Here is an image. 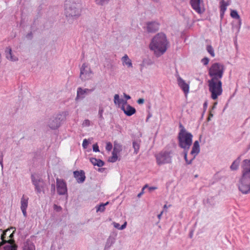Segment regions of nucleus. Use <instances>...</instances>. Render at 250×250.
Segmentation results:
<instances>
[{
	"instance_id": "33",
	"label": "nucleus",
	"mask_w": 250,
	"mask_h": 250,
	"mask_svg": "<svg viewBox=\"0 0 250 250\" xmlns=\"http://www.w3.org/2000/svg\"><path fill=\"white\" fill-rule=\"evenodd\" d=\"M112 156L109 158L108 161L111 163L115 162L118 159V153L112 151Z\"/></svg>"
},
{
	"instance_id": "37",
	"label": "nucleus",
	"mask_w": 250,
	"mask_h": 250,
	"mask_svg": "<svg viewBox=\"0 0 250 250\" xmlns=\"http://www.w3.org/2000/svg\"><path fill=\"white\" fill-rule=\"evenodd\" d=\"M207 51L210 54L212 57L215 56V53L213 47L210 45H208L207 46Z\"/></svg>"
},
{
	"instance_id": "38",
	"label": "nucleus",
	"mask_w": 250,
	"mask_h": 250,
	"mask_svg": "<svg viewBox=\"0 0 250 250\" xmlns=\"http://www.w3.org/2000/svg\"><path fill=\"white\" fill-rule=\"evenodd\" d=\"M184 159L187 165H190L192 164L193 160L195 159V156H193L190 160H188L187 158L188 154H183Z\"/></svg>"
},
{
	"instance_id": "15",
	"label": "nucleus",
	"mask_w": 250,
	"mask_h": 250,
	"mask_svg": "<svg viewBox=\"0 0 250 250\" xmlns=\"http://www.w3.org/2000/svg\"><path fill=\"white\" fill-rule=\"evenodd\" d=\"M28 198L26 197L24 195L22 196L21 200V208L24 217L27 216L26 208L28 207Z\"/></svg>"
},
{
	"instance_id": "10",
	"label": "nucleus",
	"mask_w": 250,
	"mask_h": 250,
	"mask_svg": "<svg viewBox=\"0 0 250 250\" xmlns=\"http://www.w3.org/2000/svg\"><path fill=\"white\" fill-rule=\"evenodd\" d=\"M91 75L92 71L90 68L88 66L86 63H83L80 69V79L82 81H85L91 79Z\"/></svg>"
},
{
	"instance_id": "4",
	"label": "nucleus",
	"mask_w": 250,
	"mask_h": 250,
	"mask_svg": "<svg viewBox=\"0 0 250 250\" xmlns=\"http://www.w3.org/2000/svg\"><path fill=\"white\" fill-rule=\"evenodd\" d=\"M170 47V42L164 33H157V58L163 55Z\"/></svg>"
},
{
	"instance_id": "39",
	"label": "nucleus",
	"mask_w": 250,
	"mask_h": 250,
	"mask_svg": "<svg viewBox=\"0 0 250 250\" xmlns=\"http://www.w3.org/2000/svg\"><path fill=\"white\" fill-rule=\"evenodd\" d=\"M109 0H95V2L97 4L99 5H104L108 3Z\"/></svg>"
},
{
	"instance_id": "24",
	"label": "nucleus",
	"mask_w": 250,
	"mask_h": 250,
	"mask_svg": "<svg viewBox=\"0 0 250 250\" xmlns=\"http://www.w3.org/2000/svg\"><path fill=\"white\" fill-rule=\"evenodd\" d=\"M140 142H141V141L139 139L134 140L133 141L132 145H133V147L134 149V153L136 154H137L139 151L140 146Z\"/></svg>"
},
{
	"instance_id": "51",
	"label": "nucleus",
	"mask_w": 250,
	"mask_h": 250,
	"mask_svg": "<svg viewBox=\"0 0 250 250\" xmlns=\"http://www.w3.org/2000/svg\"><path fill=\"white\" fill-rule=\"evenodd\" d=\"M98 159L95 158H91L90 159V162L94 165L96 166V163H97Z\"/></svg>"
},
{
	"instance_id": "16",
	"label": "nucleus",
	"mask_w": 250,
	"mask_h": 250,
	"mask_svg": "<svg viewBox=\"0 0 250 250\" xmlns=\"http://www.w3.org/2000/svg\"><path fill=\"white\" fill-rule=\"evenodd\" d=\"M74 176L79 183H83L85 179V173L83 170L74 171Z\"/></svg>"
},
{
	"instance_id": "31",
	"label": "nucleus",
	"mask_w": 250,
	"mask_h": 250,
	"mask_svg": "<svg viewBox=\"0 0 250 250\" xmlns=\"http://www.w3.org/2000/svg\"><path fill=\"white\" fill-rule=\"evenodd\" d=\"M200 152V147H198L197 146H194L193 145L192 149L190 151V154L192 155L195 156V157Z\"/></svg>"
},
{
	"instance_id": "36",
	"label": "nucleus",
	"mask_w": 250,
	"mask_h": 250,
	"mask_svg": "<svg viewBox=\"0 0 250 250\" xmlns=\"http://www.w3.org/2000/svg\"><path fill=\"white\" fill-rule=\"evenodd\" d=\"M191 145H183L179 146L180 148L183 149V154H188V151L191 146Z\"/></svg>"
},
{
	"instance_id": "26",
	"label": "nucleus",
	"mask_w": 250,
	"mask_h": 250,
	"mask_svg": "<svg viewBox=\"0 0 250 250\" xmlns=\"http://www.w3.org/2000/svg\"><path fill=\"white\" fill-rule=\"evenodd\" d=\"M114 242V239L113 237H109L106 240L104 250H108Z\"/></svg>"
},
{
	"instance_id": "40",
	"label": "nucleus",
	"mask_w": 250,
	"mask_h": 250,
	"mask_svg": "<svg viewBox=\"0 0 250 250\" xmlns=\"http://www.w3.org/2000/svg\"><path fill=\"white\" fill-rule=\"evenodd\" d=\"M152 64V62L150 59H144L143 61L142 65L146 66V65H149Z\"/></svg>"
},
{
	"instance_id": "53",
	"label": "nucleus",
	"mask_w": 250,
	"mask_h": 250,
	"mask_svg": "<svg viewBox=\"0 0 250 250\" xmlns=\"http://www.w3.org/2000/svg\"><path fill=\"white\" fill-rule=\"evenodd\" d=\"M93 150L95 152H99V146L97 145V144H96L93 145Z\"/></svg>"
},
{
	"instance_id": "34",
	"label": "nucleus",
	"mask_w": 250,
	"mask_h": 250,
	"mask_svg": "<svg viewBox=\"0 0 250 250\" xmlns=\"http://www.w3.org/2000/svg\"><path fill=\"white\" fill-rule=\"evenodd\" d=\"M108 204V202H107L106 203H105L104 204H102L100 205L99 206H97L96 207V208H97L96 211H97V212H98V211L103 212V211H104V210H105V207Z\"/></svg>"
},
{
	"instance_id": "14",
	"label": "nucleus",
	"mask_w": 250,
	"mask_h": 250,
	"mask_svg": "<svg viewBox=\"0 0 250 250\" xmlns=\"http://www.w3.org/2000/svg\"><path fill=\"white\" fill-rule=\"evenodd\" d=\"M122 110H123L125 114L128 116H130L136 112V109L127 103L125 105H122Z\"/></svg>"
},
{
	"instance_id": "21",
	"label": "nucleus",
	"mask_w": 250,
	"mask_h": 250,
	"mask_svg": "<svg viewBox=\"0 0 250 250\" xmlns=\"http://www.w3.org/2000/svg\"><path fill=\"white\" fill-rule=\"evenodd\" d=\"M114 102L116 104H122V105H125L127 103L126 100L123 99H120L118 94H115L114 95Z\"/></svg>"
},
{
	"instance_id": "46",
	"label": "nucleus",
	"mask_w": 250,
	"mask_h": 250,
	"mask_svg": "<svg viewBox=\"0 0 250 250\" xmlns=\"http://www.w3.org/2000/svg\"><path fill=\"white\" fill-rule=\"evenodd\" d=\"M104 161L100 159H98L97 163H96V166H97L99 167H102L103 166H104Z\"/></svg>"
},
{
	"instance_id": "63",
	"label": "nucleus",
	"mask_w": 250,
	"mask_h": 250,
	"mask_svg": "<svg viewBox=\"0 0 250 250\" xmlns=\"http://www.w3.org/2000/svg\"><path fill=\"white\" fill-rule=\"evenodd\" d=\"M208 106V102L206 101L203 104V107L205 110L206 109Z\"/></svg>"
},
{
	"instance_id": "18",
	"label": "nucleus",
	"mask_w": 250,
	"mask_h": 250,
	"mask_svg": "<svg viewBox=\"0 0 250 250\" xmlns=\"http://www.w3.org/2000/svg\"><path fill=\"white\" fill-rule=\"evenodd\" d=\"M5 56L8 60L13 62H15L18 60V58L13 54L12 49L9 47L6 48Z\"/></svg>"
},
{
	"instance_id": "49",
	"label": "nucleus",
	"mask_w": 250,
	"mask_h": 250,
	"mask_svg": "<svg viewBox=\"0 0 250 250\" xmlns=\"http://www.w3.org/2000/svg\"><path fill=\"white\" fill-rule=\"evenodd\" d=\"M88 144L89 143L88 141L86 139H84L82 144L83 147L84 148H86L88 145Z\"/></svg>"
},
{
	"instance_id": "35",
	"label": "nucleus",
	"mask_w": 250,
	"mask_h": 250,
	"mask_svg": "<svg viewBox=\"0 0 250 250\" xmlns=\"http://www.w3.org/2000/svg\"><path fill=\"white\" fill-rule=\"evenodd\" d=\"M230 16L235 19H240V17L238 13V12L235 10H231L230 11Z\"/></svg>"
},
{
	"instance_id": "25",
	"label": "nucleus",
	"mask_w": 250,
	"mask_h": 250,
	"mask_svg": "<svg viewBox=\"0 0 250 250\" xmlns=\"http://www.w3.org/2000/svg\"><path fill=\"white\" fill-rule=\"evenodd\" d=\"M241 160L240 157H238L235 160H234L230 167V168L232 170H236L238 169V166Z\"/></svg>"
},
{
	"instance_id": "1",
	"label": "nucleus",
	"mask_w": 250,
	"mask_h": 250,
	"mask_svg": "<svg viewBox=\"0 0 250 250\" xmlns=\"http://www.w3.org/2000/svg\"><path fill=\"white\" fill-rule=\"evenodd\" d=\"M81 10V0H66L65 14L66 17L76 19L80 16Z\"/></svg>"
},
{
	"instance_id": "8",
	"label": "nucleus",
	"mask_w": 250,
	"mask_h": 250,
	"mask_svg": "<svg viewBox=\"0 0 250 250\" xmlns=\"http://www.w3.org/2000/svg\"><path fill=\"white\" fill-rule=\"evenodd\" d=\"M31 180L33 184L35 186V191L37 194H39L42 192H44V188L45 184L42 178L39 177L36 178L32 175L31 176Z\"/></svg>"
},
{
	"instance_id": "29",
	"label": "nucleus",
	"mask_w": 250,
	"mask_h": 250,
	"mask_svg": "<svg viewBox=\"0 0 250 250\" xmlns=\"http://www.w3.org/2000/svg\"><path fill=\"white\" fill-rule=\"evenodd\" d=\"M22 250H35V246L31 243L26 242L24 244Z\"/></svg>"
},
{
	"instance_id": "7",
	"label": "nucleus",
	"mask_w": 250,
	"mask_h": 250,
	"mask_svg": "<svg viewBox=\"0 0 250 250\" xmlns=\"http://www.w3.org/2000/svg\"><path fill=\"white\" fill-rule=\"evenodd\" d=\"M64 120V115L63 113L58 114L49 119L48 122V125L52 129H57L60 126L62 122Z\"/></svg>"
},
{
	"instance_id": "20",
	"label": "nucleus",
	"mask_w": 250,
	"mask_h": 250,
	"mask_svg": "<svg viewBox=\"0 0 250 250\" xmlns=\"http://www.w3.org/2000/svg\"><path fill=\"white\" fill-rule=\"evenodd\" d=\"M146 30L148 33H154L156 30V23L155 21L147 22Z\"/></svg>"
},
{
	"instance_id": "44",
	"label": "nucleus",
	"mask_w": 250,
	"mask_h": 250,
	"mask_svg": "<svg viewBox=\"0 0 250 250\" xmlns=\"http://www.w3.org/2000/svg\"><path fill=\"white\" fill-rule=\"evenodd\" d=\"M90 125V121L88 119H85L83 121L82 125L83 127L89 126Z\"/></svg>"
},
{
	"instance_id": "2",
	"label": "nucleus",
	"mask_w": 250,
	"mask_h": 250,
	"mask_svg": "<svg viewBox=\"0 0 250 250\" xmlns=\"http://www.w3.org/2000/svg\"><path fill=\"white\" fill-rule=\"evenodd\" d=\"M238 189L243 194L250 193V167H244L239 180Z\"/></svg>"
},
{
	"instance_id": "19",
	"label": "nucleus",
	"mask_w": 250,
	"mask_h": 250,
	"mask_svg": "<svg viewBox=\"0 0 250 250\" xmlns=\"http://www.w3.org/2000/svg\"><path fill=\"white\" fill-rule=\"evenodd\" d=\"M9 231V230H6V231L3 232V233L1 234V239L2 241L0 243V246H2L4 245L8 244V243H10V244L14 243V240H11V239H8L7 240H5L7 233Z\"/></svg>"
},
{
	"instance_id": "50",
	"label": "nucleus",
	"mask_w": 250,
	"mask_h": 250,
	"mask_svg": "<svg viewBox=\"0 0 250 250\" xmlns=\"http://www.w3.org/2000/svg\"><path fill=\"white\" fill-rule=\"evenodd\" d=\"M148 186H147V185H146L142 189V191L139 193L138 195H137V197L140 198L142 195L143 194V193H144V190L146 188H147Z\"/></svg>"
},
{
	"instance_id": "13",
	"label": "nucleus",
	"mask_w": 250,
	"mask_h": 250,
	"mask_svg": "<svg viewBox=\"0 0 250 250\" xmlns=\"http://www.w3.org/2000/svg\"><path fill=\"white\" fill-rule=\"evenodd\" d=\"M201 1L202 0H190L189 2L191 7L198 14H202L204 12V10L202 11L201 9Z\"/></svg>"
},
{
	"instance_id": "59",
	"label": "nucleus",
	"mask_w": 250,
	"mask_h": 250,
	"mask_svg": "<svg viewBox=\"0 0 250 250\" xmlns=\"http://www.w3.org/2000/svg\"><path fill=\"white\" fill-rule=\"evenodd\" d=\"M51 191L53 193L55 191V185L54 184L51 185Z\"/></svg>"
},
{
	"instance_id": "11",
	"label": "nucleus",
	"mask_w": 250,
	"mask_h": 250,
	"mask_svg": "<svg viewBox=\"0 0 250 250\" xmlns=\"http://www.w3.org/2000/svg\"><path fill=\"white\" fill-rule=\"evenodd\" d=\"M56 186L58 193L59 195H65L67 194V189L65 182L62 179H56Z\"/></svg>"
},
{
	"instance_id": "17",
	"label": "nucleus",
	"mask_w": 250,
	"mask_h": 250,
	"mask_svg": "<svg viewBox=\"0 0 250 250\" xmlns=\"http://www.w3.org/2000/svg\"><path fill=\"white\" fill-rule=\"evenodd\" d=\"M94 88L92 89H88L85 88L83 89L81 87H78L77 89V98H83L84 97L83 95L85 94H87L88 93H91L93 91H94Z\"/></svg>"
},
{
	"instance_id": "28",
	"label": "nucleus",
	"mask_w": 250,
	"mask_h": 250,
	"mask_svg": "<svg viewBox=\"0 0 250 250\" xmlns=\"http://www.w3.org/2000/svg\"><path fill=\"white\" fill-rule=\"evenodd\" d=\"M17 246L15 244H10L5 245L2 250H17Z\"/></svg>"
},
{
	"instance_id": "30",
	"label": "nucleus",
	"mask_w": 250,
	"mask_h": 250,
	"mask_svg": "<svg viewBox=\"0 0 250 250\" xmlns=\"http://www.w3.org/2000/svg\"><path fill=\"white\" fill-rule=\"evenodd\" d=\"M122 150V146L121 144L116 142H114V148L113 151L119 153Z\"/></svg>"
},
{
	"instance_id": "58",
	"label": "nucleus",
	"mask_w": 250,
	"mask_h": 250,
	"mask_svg": "<svg viewBox=\"0 0 250 250\" xmlns=\"http://www.w3.org/2000/svg\"><path fill=\"white\" fill-rule=\"evenodd\" d=\"M144 99H143V98H140V99H139L138 100H137V103L138 104H143L144 103Z\"/></svg>"
},
{
	"instance_id": "60",
	"label": "nucleus",
	"mask_w": 250,
	"mask_h": 250,
	"mask_svg": "<svg viewBox=\"0 0 250 250\" xmlns=\"http://www.w3.org/2000/svg\"><path fill=\"white\" fill-rule=\"evenodd\" d=\"M156 189V188L155 187H151L148 188V191L149 192H152V191H154Z\"/></svg>"
},
{
	"instance_id": "12",
	"label": "nucleus",
	"mask_w": 250,
	"mask_h": 250,
	"mask_svg": "<svg viewBox=\"0 0 250 250\" xmlns=\"http://www.w3.org/2000/svg\"><path fill=\"white\" fill-rule=\"evenodd\" d=\"M177 83L179 86L183 90L185 95H187L189 92V85L180 76L177 77Z\"/></svg>"
},
{
	"instance_id": "42",
	"label": "nucleus",
	"mask_w": 250,
	"mask_h": 250,
	"mask_svg": "<svg viewBox=\"0 0 250 250\" xmlns=\"http://www.w3.org/2000/svg\"><path fill=\"white\" fill-rule=\"evenodd\" d=\"M170 206H171V205H169L168 206V207H170ZM167 208H168V206H167V205H165L164 206L163 210L161 211V213H160L159 214L157 215V217H158L159 219H160V217H161V215H162V214L163 213V212H167Z\"/></svg>"
},
{
	"instance_id": "62",
	"label": "nucleus",
	"mask_w": 250,
	"mask_h": 250,
	"mask_svg": "<svg viewBox=\"0 0 250 250\" xmlns=\"http://www.w3.org/2000/svg\"><path fill=\"white\" fill-rule=\"evenodd\" d=\"M114 226L115 228L118 229H119V228H120V225L119 224L117 223H114Z\"/></svg>"
},
{
	"instance_id": "48",
	"label": "nucleus",
	"mask_w": 250,
	"mask_h": 250,
	"mask_svg": "<svg viewBox=\"0 0 250 250\" xmlns=\"http://www.w3.org/2000/svg\"><path fill=\"white\" fill-rule=\"evenodd\" d=\"M112 148V145L111 143L108 142L106 144V149L107 151H110Z\"/></svg>"
},
{
	"instance_id": "32",
	"label": "nucleus",
	"mask_w": 250,
	"mask_h": 250,
	"mask_svg": "<svg viewBox=\"0 0 250 250\" xmlns=\"http://www.w3.org/2000/svg\"><path fill=\"white\" fill-rule=\"evenodd\" d=\"M220 12H225L227 9V6H228V4L224 1V0H222L220 2Z\"/></svg>"
},
{
	"instance_id": "9",
	"label": "nucleus",
	"mask_w": 250,
	"mask_h": 250,
	"mask_svg": "<svg viewBox=\"0 0 250 250\" xmlns=\"http://www.w3.org/2000/svg\"><path fill=\"white\" fill-rule=\"evenodd\" d=\"M171 151H162L157 155V164L170 163L171 162Z\"/></svg>"
},
{
	"instance_id": "57",
	"label": "nucleus",
	"mask_w": 250,
	"mask_h": 250,
	"mask_svg": "<svg viewBox=\"0 0 250 250\" xmlns=\"http://www.w3.org/2000/svg\"><path fill=\"white\" fill-rule=\"evenodd\" d=\"M126 222H125L124 224H123L121 226H120V228H119L120 230H123L125 229L126 228Z\"/></svg>"
},
{
	"instance_id": "3",
	"label": "nucleus",
	"mask_w": 250,
	"mask_h": 250,
	"mask_svg": "<svg viewBox=\"0 0 250 250\" xmlns=\"http://www.w3.org/2000/svg\"><path fill=\"white\" fill-rule=\"evenodd\" d=\"M209 91L211 93V98L216 100L222 93V83L220 79H210L208 80Z\"/></svg>"
},
{
	"instance_id": "52",
	"label": "nucleus",
	"mask_w": 250,
	"mask_h": 250,
	"mask_svg": "<svg viewBox=\"0 0 250 250\" xmlns=\"http://www.w3.org/2000/svg\"><path fill=\"white\" fill-rule=\"evenodd\" d=\"M3 153L2 152L0 151V165H1V167L2 169L3 168V164H2V161H3Z\"/></svg>"
},
{
	"instance_id": "56",
	"label": "nucleus",
	"mask_w": 250,
	"mask_h": 250,
	"mask_svg": "<svg viewBox=\"0 0 250 250\" xmlns=\"http://www.w3.org/2000/svg\"><path fill=\"white\" fill-rule=\"evenodd\" d=\"M26 37L27 39H28L29 40H31L32 38V32H30V33H28L26 35Z\"/></svg>"
},
{
	"instance_id": "45",
	"label": "nucleus",
	"mask_w": 250,
	"mask_h": 250,
	"mask_svg": "<svg viewBox=\"0 0 250 250\" xmlns=\"http://www.w3.org/2000/svg\"><path fill=\"white\" fill-rule=\"evenodd\" d=\"M209 59L207 57H204L201 60V62L203 63L204 65H207L209 62Z\"/></svg>"
},
{
	"instance_id": "6",
	"label": "nucleus",
	"mask_w": 250,
	"mask_h": 250,
	"mask_svg": "<svg viewBox=\"0 0 250 250\" xmlns=\"http://www.w3.org/2000/svg\"><path fill=\"white\" fill-rule=\"evenodd\" d=\"M192 134L189 132H185L184 130L179 131L177 136L178 146L192 145Z\"/></svg>"
},
{
	"instance_id": "27",
	"label": "nucleus",
	"mask_w": 250,
	"mask_h": 250,
	"mask_svg": "<svg viewBox=\"0 0 250 250\" xmlns=\"http://www.w3.org/2000/svg\"><path fill=\"white\" fill-rule=\"evenodd\" d=\"M156 36L153 37L151 40V42L149 44V48L151 50L154 51V53L156 52Z\"/></svg>"
},
{
	"instance_id": "55",
	"label": "nucleus",
	"mask_w": 250,
	"mask_h": 250,
	"mask_svg": "<svg viewBox=\"0 0 250 250\" xmlns=\"http://www.w3.org/2000/svg\"><path fill=\"white\" fill-rule=\"evenodd\" d=\"M179 128H180V131H181L182 130H184L185 132H187V131L186 130V129L181 123L179 124Z\"/></svg>"
},
{
	"instance_id": "54",
	"label": "nucleus",
	"mask_w": 250,
	"mask_h": 250,
	"mask_svg": "<svg viewBox=\"0 0 250 250\" xmlns=\"http://www.w3.org/2000/svg\"><path fill=\"white\" fill-rule=\"evenodd\" d=\"M213 116V113L212 110H210L209 111V116H208V121H210L211 118H212Z\"/></svg>"
},
{
	"instance_id": "43",
	"label": "nucleus",
	"mask_w": 250,
	"mask_h": 250,
	"mask_svg": "<svg viewBox=\"0 0 250 250\" xmlns=\"http://www.w3.org/2000/svg\"><path fill=\"white\" fill-rule=\"evenodd\" d=\"M243 169L244 167H250V159H245L243 162Z\"/></svg>"
},
{
	"instance_id": "61",
	"label": "nucleus",
	"mask_w": 250,
	"mask_h": 250,
	"mask_svg": "<svg viewBox=\"0 0 250 250\" xmlns=\"http://www.w3.org/2000/svg\"><path fill=\"white\" fill-rule=\"evenodd\" d=\"M193 146L200 147L199 141H195L193 143Z\"/></svg>"
},
{
	"instance_id": "23",
	"label": "nucleus",
	"mask_w": 250,
	"mask_h": 250,
	"mask_svg": "<svg viewBox=\"0 0 250 250\" xmlns=\"http://www.w3.org/2000/svg\"><path fill=\"white\" fill-rule=\"evenodd\" d=\"M204 204L207 207H212L215 204V202L213 197H210L203 201Z\"/></svg>"
},
{
	"instance_id": "41",
	"label": "nucleus",
	"mask_w": 250,
	"mask_h": 250,
	"mask_svg": "<svg viewBox=\"0 0 250 250\" xmlns=\"http://www.w3.org/2000/svg\"><path fill=\"white\" fill-rule=\"evenodd\" d=\"M104 111V108L102 107H99V110L98 112L99 118L101 120H104V117L103 116V114Z\"/></svg>"
},
{
	"instance_id": "64",
	"label": "nucleus",
	"mask_w": 250,
	"mask_h": 250,
	"mask_svg": "<svg viewBox=\"0 0 250 250\" xmlns=\"http://www.w3.org/2000/svg\"><path fill=\"white\" fill-rule=\"evenodd\" d=\"M124 97L125 98L126 100H129L131 98L130 96L129 95H126V94L124 93Z\"/></svg>"
},
{
	"instance_id": "5",
	"label": "nucleus",
	"mask_w": 250,
	"mask_h": 250,
	"mask_svg": "<svg viewBox=\"0 0 250 250\" xmlns=\"http://www.w3.org/2000/svg\"><path fill=\"white\" fill-rule=\"evenodd\" d=\"M225 70L224 65L219 62L213 63L208 69V75L211 79H221Z\"/></svg>"
},
{
	"instance_id": "47",
	"label": "nucleus",
	"mask_w": 250,
	"mask_h": 250,
	"mask_svg": "<svg viewBox=\"0 0 250 250\" xmlns=\"http://www.w3.org/2000/svg\"><path fill=\"white\" fill-rule=\"evenodd\" d=\"M53 208L54 209L56 210L57 212H60L62 209V208L61 206H58L56 204L54 205Z\"/></svg>"
},
{
	"instance_id": "22",
	"label": "nucleus",
	"mask_w": 250,
	"mask_h": 250,
	"mask_svg": "<svg viewBox=\"0 0 250 250\" xmlns=\"http://www.w3.org/2000/svg\"><path fill=\"white\" fill-rule=\"evenodd\" d=\"M123 65H126L128 67H132V63L128 56L125 54L122 58Z\"/></svg>"
}]
</instances>
